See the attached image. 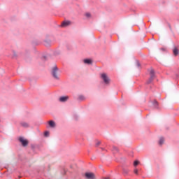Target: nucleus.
Listing matches in <instances>:
<instances>
[{
	"label": "nucleus",
	"mask_w": 179,
	"mask_h": 179,
	"mask_svg": "<svg viewBox=\"0 0 179 179\" xmlns=\"http://www.w3.org/2000/svg\"><path fill=\"white\" fill-rule=\"evenodd\" d=\"M155 78V70L154 69H150V78L147 81V83H148V84L152 83V82H153Z\"/></svg>",
	"instance_id": "nucleus-1"
},
{
	"label": "nucleus",
	"mask_w": 179,
	"mask_h": 179,
	"mask_svg": "<svg viewBox=\"0 0 179 179\" xmlns=\"http://www.w3.org/2000/svg\"><path fill=\"white\" fill-rule=\"evenodd\" d=\"M52 75L55 79H59V76H58V68L56 66L52 68Z\"/></svg>",
	"instance_id": "nucleus-2"
},
{
	"label": "nucleus",
	"mask_w": 179,
	"mask_h": 179,
	"mask_svg": "<svg viewBox=\"0 0 179 179\" xmlns=\"http://www.w3.org/2000/svg\"><path fill=\"white\" fill-rule=\"evenodd\" d=\"M101 79L103 80L104 83H106V85H108L110 83V78H108L107 74L103 73L102 74H101Z\"/></svg>",
	"instance_id": "nucleus-3"
},
{
	"label": "nucleus",
	"mask_w": 179,
	"mask_h": 179,
	"mask_svg": "<svg viewBox=\"0 0 179 179\" xmlns=\"http://www.w3.org/2000/svg\"><path fill=\"white\" fill-rule=\"evenodd\" d=\"M18 141L24 147H26L27 146V145H29V141H27V139H25L23 137H19Z\"/></svg>",
	"instance_id": "nucleus-4"
},
{
	"label": "nucleus",
	"mask_w": 179,
	"mask_h": 179,
	"mask_svg": "<svg viewBox=\"0 0 179 179\" xmlns=\"http://www.w3.org/2000/svg\"><path fill=\"white\" fill-rule=\"evenodd\" d=\"M85 178H87V179L96 178V176H94V173H93L87 172V173H85Z\"/></svg>",
	"instance_id": "nucleus-5"
},
{
	"label": "nucleus",
	"mask_w": 179,
	"mask_h": 179,
	"mask_svg": "<svg viewBox=\"0 0 179 179\" xmlns=\"http://www.w3.org/2000/svg\"><path fill=\"white\" fill-rule=\"evenodd\" d=\"M69 99V96H61L59 98V101L62 103H65V101H68V99Z\"/></svg>",
	"instance_id": "nucleus-6"
},
{
	"label": "nucleus",
	"mask_w": 179,
	"mask_h": 179,
	"mask_svg": "<svg viewBox=\"0 0 179 179\" xmlns=\"http://www.w3.org/2000/svg\"><path fill=\"white\" fill-rule=\"evenodd\" d=\"M71 24V21H64L62 23V27H66V26H69Z\"/></svg>",
	"instance_id": "nucleus-7"
},
{
	"label": "nucleus",
	"mask_w": 179,
	"mask_h": 179,
	"mask_svg": "<svg viewBox=\"0 0 179 179\" xmlns=\"http://www.w3.org/2000/svg\"><path fill=\"white\" fill-rule=\"evenodd\" d=\"M48 124L50 128H55V122L53 120H50Z\"/></svg>",
	"instance_id": "nucleus-8"
},
{
	"label": "nucleus",
	"mask_w": 179,
	"mask_h": 179,
	"mask_svg": "<svg viewBox=\"0 0 179 179\" xmlns=\"http://www.w3.org/2000/svg\"><path fill=\"white\" fill-rule=\"evenodd\" d=\"M84 64H87L88 65H90L92 64V59H84Z\"/></svg>",
	"instance_id": "nucleus-9"
},
{
	"label": "nucleus",
	"mask_w": 179,
	"mask_h": 179,
	"mask_svg": "<svg viewBox=\"0 0 179 179\" xmlns=\"http://www.w3.org/2000/svg\"><path fill=\"white\" fill-rule=\"evenodd\" d=\"M173 52V55H175V57H177V55H178L179 54V50L177 49V48H175Z\"/></svg>",
	"instance_id": "nucleus-10"
},
{
	"label": "nucleus",
	"mask_w": 179,
	"mask_h": 179,
	"mask_svg": "<svg viewBox=\"0 0 179 179\" xmlns=\"http://www.w3.org/2000/svg\"><path fill=\"white\" fill-rule=\"evenodd\" d=\"M164 143V138L163 137H161L159 141V145H162Z\"/></svg>",
	"instance_id": "nucleus-11"
},
{
	"label": "nucleus",
	"mask_w": 179,
	"mask_h": 179,
	"mask_svg": "<svg viewBox=\"0 0 179 179\" xmlns=\"http://www.w3.org/2000/svg\"><path fill=\"white\" fill-rule=\"evenodd\" d=\"M21 125L22 127H24L25 128H27V127H29V124L26 122H22Z\"/></svg>",
	"instance_id": "nucleus-12"
},
{
	"label": "nucleus",
	"mask_w": 179,
	"mask_h": 179,
	"mask_svg": "<svg viewBox=\"0 0 179 179\" xmlns=\"http://www.w3.org/2000/svg\"><path fill=\"white\" fill-rule=\"evenodd\" d=\"M139 164V161H135L134 163V166H138Z\"/></svg>",
	"instance_id": "nucleus-13"
},
{
	"label": "nucleus",
	"mask_w": 179,
	"mask_h": 179,
	"mask_svg": "<svg viewBox=\"0 0 179 179\" xmlns=\"http://www.w3.org/2000/svg\"><path fill=\"white\" fill-rule=\"evenodd\" d=\"M44 135H45V136H48L50 135V132L45 131Z\"/></svg>",
	"instance_id": "nucleus-14"
},
{
	"label": "nucleus",
	"mask_w": 179,
	"mask_h": 179,
	"mask_svg": "<svg viewBox=\"0 0 179 179\" xmlns=\"http://www.w3.org/2000/svg\"><path fill=\"white\" fill-rule=\"evenodd\" d=\"M113 150L116 152H118V148L117 147H113Z\"/></svg>",
	"instance_id": "nucleus-15"
},
{
	"label": "nucleus",
	"mask_w": 179,
	"mask_h": 179,
	"mask_svg": "<svg viewBox=\"0 0 179 179\" xmlns=\"http://www.w3.org/2000/svg\"><path fill=\"white\" fill-rule=\"evenodd\" d=\"M86 16H87V17H90V13H86Z\"/></svg>",
	"instance_id": "nucleus-16"
},
{
	"label": "nucleus",
	"mask_w": 179,
	"mask_h": 179,
	"mask_svg": "<svg viewBox=\"0 0 179 179\" xmlns=\"http://www.w3.org/2000/svg\"><path fill=\"white\" fill-rule=\"evenodd\" d=\"M79 99H80L81 100H83L84 97H83V96H80Z\"/></svg>",
	"instance_id": "nucleus-17"
},
{
	"label": "nucleus",
	"mask_w": 179,
	"mask_h": 179,
	"mask_svg": "<svg viewBox=\"0 0 179 179\" xmlns=\"http://www.w3.org/2000/svg\"><path fill=\"white\" fill-rule=\"evenodd\" d=\"M134 173H135V174H138V169H135Z\"/></svg>",
	"instance_id": "nucleus-18"
},
{
	"label": "nucleus",
	"mask_w": 179,
	"mask_h": 179,
	"mask_svg": "<svg viewBox=\"0 0 179 179\" xmlns=\"http://www.w3.org/2000/svg\"><path fill=\"white\" fill-rule=\"evenodd\" d=\"M137 66H138V68H139V66H141V64H139V62H137Z\"/></svg>",
	"instance_id": "nucleus-19"
},
{
	"label": "nucleus",
	"mask_w": 179,
	"mask_h": 179,
	"mask_svg": "<svg viewBox=\"0 0 179 179\" xmlns=\"http://www.w3.org/2000/svg\"><path fill=\"white\" fill-rule=\"evenodd\" d=\"M96 145H97V146H99V145H100V142H98V143H96Z\"/></svg>",
	"instance_id": "nucleus-20"
},
{
	"label": "nucleus",
	"mask_w": 179,
	"mask_h": 179,
	"mask_svg": "<svg viewBox=\"0 0 179 179\" xmlns=\"http://www.w3.org/2000/svg\"><path fill=\"white\" fill-rule=\"evenodd\" d=\"M104 179H110V178L107 177V178H104Z\"/></svg>",
	"instance_id": "nucleus-21"
},
{
	"label": "nucleus",
	"mask_w": 179,
	"mask_h": 179,
	"mask_svg": "<svg viewBox=\"0 0 179 179\" xmlns=\"http://www.w3.org/2000/svg\"><path fill=\"white\" fill-rule=\"evenodd\" d=\"M14 57H16V53H14Z\"/></svg>",
	"instance_id": "nucleus-22"
},
{
	"label": "nucleus",
	"mask_w": 179,
	"mask_h": 179,
	"mask_svg": "<svg viewBox=\"0 0 179 179\" xmlns=\"http://www.w3.org/2000/svg\"><path fill=\"white\" fill-rule=\"evenodd\" d=\"M155 104H157V102L155 101Z\"/></svg>",
	"instance_id": "nucleus-23"
}]
</instances>
